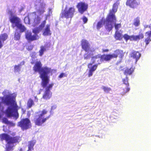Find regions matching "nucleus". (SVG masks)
<instances>
[{
	"mask_svg": "<svg viewBox=\"0 0 151 151\" xmlns=\"http://www.w3.org/2000/svg\"><path fill=\"white\" fill-rule=\"evenodd\" d=\"M42 65L40 61L37 62L33 67V70L35 72H38L40 77L42 79V84L45 86L48 82L49 76L48 74L51 73L52 70L50 68L47 66L42 67Z\"/></svg>",
	"mask_w": 151,
	"mask_h": 151,
	"instance_id": "nucleus-2",
	"label": "nucleus"
},
{
	"mask_svg": "<svg viewBox=\"0 0 151 151\" xmlns=\"http://www.w3.org/2000/svg\"><path fill=\"white\" fill-rule=\"evenodd\" d=\"M114 37L116 40H121L123 38L122 33L118 31H116L114 35Z\"/></svg>",
	"mask_w": 151,
	"mask_h": 151,
	"instance_id": "nucleus-24",
	"label": "nucleus"
},
{
	"mask_svg": "<svg viewBox=\"0 0 151 151\" xmlns=\"http://www.w3.org/2000/svg\"><path fill=\"white\" fill-rule=\"evenodd\" d=\"M76 7L78 9V12L81 14H83L87 11L88 5L84 2L81 1L77 4Z\"/></svg>",
	"mask_w": 151,
	"mask_h": 151,
	"instance_id": "nucleus-12",
	"label": "nucleus"
},
{
	"mask_svg": "<svg viewBox=\"0 0 151 151\" xmlns=\"http://www.w3.org/2000/svg\"><path fill=\"white\" fill-rule=\"evenodd\" d=\"M8 13L12 17L13 16V14L11 10H9L8 11Z\"/></svg>",
	"mask_w": 151,
	"mask_h": 151,
	"instance_id": "nucleus-47",
	"label": "nucleus"
},
{
	"mask_svg": "<svg viewBox=\"0 0 151 151\" xmlns=\"http://www.w3.org/2000/svg\"><path fill=\"white\" fill-rule=\"evenodd\" d=\"M8 125H9L10 126L14 127L15 125V124L13 122L9 121Z\"/></svg>",
	"mask_w": 151,
	"mask_h": 151,
	"instance_id": "nucleus-45",
	"label": "nucleus"
},
{
	"mask_svg": "<svg viewBox=\"0 0 151 151\" xmlns=\"http://www.w3.org/2000/svg\"><path fill=\"white\" fill-rule=\"evenodd\" d=\"M145 29H147V30L149 29L151 30L150 31H148L145 33L146 35H147L148 37L145 39V42L146 45H148L150 42L151 41L150 37H151V24L149 25H147L145 27Z\"/></svg>",
	"mask_w": 151,
	"mask_h": 151,
	"instance_id": "nucleus-17",
	"label": "nucleus"
},
{
	"mask_svg": "<svg viewBox=\"0 0 151 151\" xmlns=\"http://www.w3.org/2000/svg\"><path fill=\"white\" fill-rule=\"evenodd\" d=\"M17 125L23 131L29 129L32 126L30 121L27 118L22 119L18 122Z\"/></svg>",
	"mask_w": 151,
	"mask_h": 151,
	"instance_id": "nucleus-10",
	"label": "nucleus"
},
{
	"mask_svg": "<svg viewBox=\"0 0 151 151\" xmlns=\"http://www.w3.org/2000/svg\"><path fill=\"white\" fill-rule=\"evenodd\" d=\"M66 76H67L66 74H65V73H62L60 74L59 76L58 77L59 78H61L63 77H66Z\"/></svg>",
	"mask_w": 151,
	"mask_h": 151,
	"instance_id": "nucleus-44",
	"label": "nucleus"
},
{
	"mask_svg": "<svg viewBox=\"0 0 151 151\" xmlns=\"http://www.w3.org/2000/svg\"><path fill=\"white\" fill-rule=\"evenodd\" d=\"M21 35L18 32L15 33L14 36V40H19L20 38Z\"/></svg>",
	"mask_w": 151,
	"mask_h": 151,
	"instance_id": "nucleus-34",
	"label": "nucleus"
},
{
	"mask_svg": "<svg viewBox=\"0 0 151 151\" xmlns=\"http://www.w3.org/2000/svg\"><path fill=\"white\" fill-rule=\"evenodd\" d=\"M49 11L50 12H51V9H49Z\"/></svg>",
	"mask_w": 151,
	"mask_h": 151,
	"instance_id": "nucleus-58",
	"label": "nucleus"
},
{
	"mask_svg": "<svg viewBox=\"0 0 151 151\" xmlns=\"http://www.w3.org/2000/svg\"><path fill=\"white\" fill-rule=\"evenodd\" d=\"M34 150V149L28 148V150H27V151H32Z\"/></svg>",
	"mask_w": 151,
	"mask_h": 151,
	"instance_id": "nucleus-50",
	"label": "nucleus"
},
{
	"mask_svg": "<svg viewBox=\"0 0 151 151\" xmlns=\"http://www.w3.org/2000/svg\"><path fill=\"white\" fill-rule=\"evenodd\" d=\"M91 57V55L90 54L85 53L84 55V58L85 59L87 60Z\"/></svg>",
	"mask_w": 151,
	"mask_h": 151,
	"instance_id": "nucleus-39",
	"label": "nucleus"
},
{
	"mask_svg": "<svg viewBox=\"0 0 151 151\" xmlns=\"http://www.w3.org/2000/svg\"><path fill=\"white\" fill-rule=\"evenodd\" d=\"M1 100L4 104L7 106L11 105V106H12L17 105L15 98L12 94H9L6 95L5 97H2Z\"/></svg>",
	"mask_w": 151,
	"mask_h": 151,
	"instance_id": "nucleus-7",
	"label": "nucleus"
},
{
	"mask_svg": "<svg viewBox=\"0 0 151 151\" xmlns=\"http://www.w3.org/2000/svg\"><path fill=\"white\" fill-rule=\"evenodd\" d=\"M109 51V50H108V49H102V52L103 53L108 52Z\"/></svg>",
	"mask_w": 151,
	"mask_h": 151,
	"instance_id": "nucleus-48",
	"label": "nucleus"
},
{
	"mask_svg": "<svg viewBox=\"0 0 151 151\" xmlns=\"http://www.w3.org/2000/svg\"><path fill=\"white\" fill-rule=\"evenodd\" d=\"M28 19V18H24V22H25V23H27V22H25V19Z\"/></svg>",
	"mask_w": 151,
	"mask_h": 151,
	"instance_id": "nucleus-53",
	"label": "nucleus"
},
{
	"mask_svg": "<svg viewBox=\"0 0 151 151\" xmlns=\"http://www.w3.org/2000/svg\"><path fill=\"white\" fill-rule=\"evenodd\" d=\"M25 36L26 39L30 42L38 40L39 38V36L34 35H32L31 32L28 31L25 33Z\"/></svg>",
	"mask_w": 151,
	"mask_h": 151,
	"instance_id": "nucleus-16",
	"label": "nucleus"
},
{
	"mask_svg": "<svg viewBox=\"0 0 151 151\" xmlns=\"http://www.w3.org/2000/svg\"><path fill=\"white\" fill-rule=\"evenodd\" d=\"M27 108H31L32 106L34 105V102L31 99H29L27 103Z\"/></svg>",
	"mask_w": 151,
	"mask_h": 151,
	"instance_id": "nucleus-28",
	"label": "nucleus"
},
{
	"mask_svg": "<svg viewBox=\"0 0 151 151\" xmlns=\"http://www.w3.org/2000/svg\"><path fill=\"white\" fill-rule=\"evenodd\" d=\"M25 63V62L24 61L21 62L20 63L17 65H15L14 66V71L15 72H19L20 70V66L23 65Z\"/></svg>",
	"mask_w": 151,
	"mask_h": 151,
	"instance_id": "nucleus-26",
	"label": "nucleus"
},
{
	"mask_svg": "<svg viewBox=\"0 0 151 151\" xmlns=\"http://www.w3.org/2000/svg\"><path fill=\"white\" fill-rule=\"evenodd\" d=\"M50 79H49L48 82L45 86H43L42 84V81L41 82V85L44 88H45V91L42 96V98L45 100L49 99L52 96V93L50 92V90H51L53 86H54L53 83H51L48 85Z\"/></svg>",
	"mask_w": 151,
	"mask_h": 151,
	"instance_id": "nucleus-6",
	"label": "nucleus"
},
{
	"mask_svg": "<svg viewBox=\"0 0 151 151\" xmlns=\"http://www.w3.org/2000/svg\"><path fill=\"white\" fill-rule=\"evenodd\" d=\"M35 101H36V102H37L38 101V99L37 97L36 96H35Z\"/></svg>",
	"mask_w": 151,
	"mask_h": 151,
	"instance_id": "nucleus-51",
	"label": "nucleus"
},
{
	"mask_svg": "<svg viewBox=\"0 0 151 151\" xmlns=\"http://www.w3.org/2000/svg\"><path fill=\"white\" fill-rule=\"evenodd\" d=\"M7 91L6 90H5L3 92H2V94L4 95H6L7 93Z\"/></svg>",
	"mask_w": 151,
	"mask_h": 151,
	"instance_id": "nucleus-49",
	"label": "nucleus"
},
{
	"mask_svg": "<svg viewBox=\"0 0 151 151\" xmlns=\"http://www.w3.org/2000/svg\"><path fill=\"white\" fill-rule=\"evenodd\" d=\"M18 109V106L15 104L10 107H8L6 110L5 113L7 117L13 116L15 117V120H17L19 117Z\"/></svg>",
	"mask_w": 151,
	"mask_h": 151,
	"instance_id": "nucleus-5",
	"label": "nucleus"
},
{
	"mask_svg": "<svg viewBox=\"0 0 151 151\" xmlns=\"http://www.w3.org/2000/svg\"><path fill=\"white\" fill-rule=\"evenodd\" d=\"M38 12L40 14H42L45 12V10L44 9H39Z\"/></svg>",
	"mask_w": 151,
	"mask_h": 151,
	"instance_id": "nucleus-46",
	"label": "nucleus"
},
{
	"mask_svg": "<svg viewBox=\"0 0 151 151\" xmlns=\"http://www.w3.org/2000/svg\"><path fill=\"white\" fill-rule=\"evenodd\" d=\"M134 68H133V67H132L130 68H127L125 70L124 73L126 76L131 75L134 72Z\"/></svg>",
	"mask_w": 151,
	"mask_h": 151,
	"instance_id": "nucleus-23",
	"label": "nucleus"
},
{
	"mask_svg": "<svg viewBox=\"0 0 151 151\" xmlns=\"http://www.w3.org/2000/svg\"><path fill=\"white\" fill-rule=\"evenodd\" d=\"M29 22V19L28 20V23Z\"/></svg>",
	"mask_w": 151,
	"mask_h": 151,
	"instance_id": "nucleus-59",
	"label": "nucleus"
},
{
	"mask_svg": "<svg viewBox=\"0 0 151 151\" xmlns=\"http://www.w3.org/2000/svg\"><path fill=\"white\" fill-rule=\"evenodd\" d=\"M123 37H124L126 41H127L128 40H130V36L129 35L127 34H124Z\"/></svg>",
	"mask_w": 151,
	"mask_h": 151,
	"instance_id": "nucleus-38",
	"label": "nucleus"
},
{
	"mask_svg": "<svg viewBox=\"0 0 151 151\" xmlns=\"http://www.w3.org/2000/svg\"><path fill=\"white\" fill-rule=\"evenodd\" d=\"M23 109H22V110H23Z\"/></svg>",
	"mask_w": 151,
	"mask_h": 151,
	"instance_id": "nucleus-61",
	"label": "nucleus"
},
{
	"mask_svg": "<svg viewBox=\"0 0 151 151\" xmlns=\"http://www.w3.org/2000/svg\"><path fill=\"white\" fill-rule=\"evenodd\" d=\"M8 37V35L6 33L2 34L0 35V40L4 41Z\"/></svg>",
	"mask_w": 151,
	"mask_h": 151,
	"instance_id": "nucleus-31",
	"label": "nucleus"
},
{
	"mask_svg": "<svg viewBox=\"0 0 151 151\" xmlns=\"http://www.w3.org/2000/svg\"><path fill=\"white\" fill-rule=\"evenodd\" d=\"M105 19L102 18L100 21H99L97 24L96 27L97 29L99 30L102 27L103 24L105 23Z\"/></svg>",
	"mask_w": 151,
	"mask_h": 151,
	"instance_id": "nucleus-25",
	"label": "nucleus"
},
{
	"mask_svg": "<svg viewBox=\"0 0 151 151\" xmlns=\"http://www.w3.org/2000/svg\"><path fill=\"white\" fill-rule=\"evenodd\" d=\"M124 53L122 50L117 49L114 51L112 54H98L91 58L92 63L88 64V67L89 68L88 76H92L93 73L96 70L98 65L101 64L104 61L108 62L114 58L116 59L119 57L122 60L124 57Z\"/></svg>",
	"mask_w": 151,
	"mask_h": 151,
	"instance_id": "nucleus-1",
	"label": "nucleus"
},
{
	"mask_svg": "<svg viewBox=\"0 0 151 151\" xmlns=\"http://www.w3.org/2000/svg\"><path fill=\"white\" fill-rule=\"evenodd\" d=\"M47 112L45 109H43L42 111H39L35 113L36 115L34 117V121L35 125L41 126L50 117V116L44 118V115Z\"/></svg>",
	"mask_w": 151,
	"mask_h": 151,
	"instance_id": "nucleus-4",
	"label": "nucleus"
},
{
	"mask_svg": "<svg viewBox=\"0 0 151 151\" xmlns=\"http://www.w3.org/2000/svg\"><path fill=\"white\" fill-rule=\"evenodd\" d=\"M75 12V9L74 7H70L68 10L65 9L61 13V18H65L66 19L72 18Z\"/></svg>",
	"mask_w": 151,
	"mask_h": 151,
	"instance_id": "nucleus-8",
	"label": "nucleus"
},
{
	"mask_svg": "<svg viewBox=\"0 0 151 151\" xmlns=\"http://www.w3.org/2000/svg\"><path fill=\"white\" fill-rule=\"evenodd\" d=\"M75 12V9L74 7H70L68 10L65 9L61 13V18H65L66 19L72 18Z\"/></svg>",
	"mask_w": 151,
	"mask_h": 151,
	"instance_id": "nucleus-9",
	"label": "nucleus"
},
{
	"mask_svg": "<svg viewBox=\"0 0 151 151\" xmlns=\"http://www.w3.org/2000/svg\"><path fill=\"white\" fill-rule=\"evenodd\" d=\"M46 19L45 20L43 21L38 27H35L33 29L32 32L34 34V35H37V36H38L37 34L43 29L45 26L46 22Z\"/></svg>",
	"mask_w": 151,
	"mask_h": 151,
	"instance_id": "nucleus-18",
	"label": "nucleus"
},
{
	"mask_svg": "<svg viewBox=\"0 0 151 151\" xmlns=\"http://www.w3.org/2000/svg\"><path fill=\"white\" fill-rule=\"evenodd\" d=\"M140 24V21L139 18L138 17H137L134 20L133 24L135 27H137L139 26Z\"/></svg>",
	"mask_w": 151,
	"mask_h": 151,
	"instance_id": "nucleus-29",
	"label": "nucleus"
},
{
	"mask_svg": "<svg viewBox=\"0 0 151 151\" xmlns=\"http://www.w3.org/2000/svg\"><path fill=\"white\" fill-rule=\"evenodd\" d=\"M9 121L5 117L3 118L2 119V122L3 123H4L5 124H8Z\"/></svg>",
	"mask_w": 151,
	"mask_h": 151,
	"instance_id": "nucleus-40",
	"label": "nucleus"
},
{
	"mask_svg": "<svg viewBox=\"0 0 151 151\" xmlns=\"http://www.w3.org/2000/svg\"><path fill=\"white\" fill-rule=\"evenodd\" d=\"M19 150H20V151H22V149H20Z\"/></svg>",
	"mask_w": 151,
	"mask_h": 151,
	"instance_id": "nucleus-56",
	"label": "nucleus"
},
{
	"mask_svg": "<svg viewBox=\"0 0 151 151\" xmlns=\"http://www.w3.org/2000/svg\"><path fill=\"white\" fill-rule=\"evenodd\" d=\"M116 18H112L111 17L107 16L106 21H105V28L108 31H111L113 28V22H116Z\"/></svg>",
	"mask_w": 151,
	"mask_h": 151,
	"instance_id": "nucleus-11",
	"label": "nucleus"
},
{
	"mask_svg": "<svg viewBox=\"0 0 151 151\" xmlns=\"http://www.w3.org/2000/svg\"><path fill=\"white\" fill-rule=\"evenodd\" d=\"M25 111H26L25 110H24L23 111V113H24L25 112Z\"/></svg>",
	"mask_w": 151,
	"mask_h": 151,
	"instance_id": "nucleus-57",
	"label": "nucleus"
},
{
	"mask_svg": "<svg viewBox=\"0 0 151 151\" xmlns=\"http://www.w3.org/2000/svg\"><path fill=\"white\" fill-rule=\"evenodd\" d=\"M33 54H34V55H35H35H36V53H35V52H33Z\"/></svg>",
	"mask_w": 151,
	"mask_h": 151,
	"instance_id": "nucleus-55",
	"label": "nucleus"
},
{
	"mask_svg": "<svg viewBox=\"0 0 151 151\" xmlns=\"http://www.w3.org/2000/svg\"><path fill=\"white\" fill-rule=\"evenodd\" d=\"M115 23L114 24V27L115 29L116 30V31H118L119 29L121 28V25L120 23L119 24H116L115 22H114Z\"/></svg>",
	"mask_w": 151,
	"mask_h": 151,
	"instance_id": "nucleus-37",
	"label": "nucleus"
},
{
	"mask_svg": "<svg viewBox=\"0 0 151 151\" xmlns=\"http://www.w3.org/2000/svg\"><path fill=\"white\" fill-rule=\"evenodd\" d=\"M137 41L140 39H142L144 37V35L143 33H140L138 35H136Z\"/></svg>",
	"mask_w": 151,
	"mask_h": 151,
	"instance_id": "nucleus-35",
	"label": "nucleus"
},
{
	"mask_svg": "<svg viewBox=\"0 0 151 151\" xmlns=\"http://www.w3.org/2000/svg\"><path fill=\"white\" fill-rule=\"evenodd\" d=\"M119 4V0H118L113 4L112 9L109 11L107 16L111 17L112 18H116L115 14L117 11L118 6Z\"/></svg>",
	"mask_w": 151,
	"mask_h": 151,
	"instance_id": "nucleus-14",
	"label": "nucleus"
},
{
	"mask_svg": "<svg viewBox=\"0 0 151 151\" xmlns=\"http://www.w3.org/2000/svg\"><path fill=\"white\" fill-rule=\"evenodd\" d=\"M39 51V55L42 56L44 52L46 50L45 47L44 46H41Z\"/></svg>",
	"mask_w": 151,
	"mask_h": 151,
	"instance_id": "nucleus-32",
	"label": "nucleus"
},
{
	"mask_svg": "<svg viewBox=\"0 0 151 151\" xmlns=\"http://www.w3.org/2000/svg\"><path fill=\"white\" fill-rule=\"evenodd\" d=\"M36 142V141L35 139H32L28 142V145L27 146L28 148L34 149V146Z\"/></svg>",
	"mask_w": 151,
	"mask_h": 151,
	"instance_id": "nucleus-27",
	"label": "nucleus"
},
{
	"mask_svg": "<svg viewBox=\"0 0 151 151\" xmlns=\"http://www.w3.org/2000/svg\"><path fill=\"white\" fill-rule=\"evenodd\" d=\"M52 33L50 30V25L47 24L44 29L42 35L44 36H50L51 35Z\"/></svg>",
	"mask_w": 151,
	"mask_h": 151,
	"instance_id": "nucleus-22",
	"label": "nucleus"
},
{
	"mask_svg": "<svg viewBox=\"0 0 151 151\" xmlns=\"http://www.w3.org/2000/svg\"><path fill=\"white\" fill-rule=\"evenodd\" d=\"M34 46L32 45H30L27 46V50L31 51L34 48Z\"/></svg>",
	"mask_w": 151,
	"mask_h": 151,
	"instance_id": "nucleus-42",
	"label": "nucleus"
},
{
	"mask_svg": "<svg viewBox=\"0 0 151 151\" xmlns=\"http://www.w3.org/2000/svg\"><path fill=\"white\" fill-rule=\"evenodd\" d=\"M81 46L82 48L86 52H93L95 50H92L90 47V45L89 42L83 39L81 41Z\"/></svg>",
	"mask_w": 151,
	"mask_h": 151,
	"instance_id": "nucleus-15",
	"label": "nucleus"
},
{
	"mask_svg": "<svg viewBox=\"0 0 151 151\" xmlns=\"http://www.w3.org/2000/svg\"><path fill=\"white\" fill-rule=\"evenodd\" d=\"M102 89L104 92L106 93H109L111 90V89L110 88L105 87V86H103Z\"/></svg>",
	"mask_w": 151,
	"mask_h": 151,
	"instance_id": "nucleus-36",
	"label": "nucleus"
},
{
	"mask_svg": "<svg viewBox=\"0 0 151 151\" xmlns=\"http://www.w3.org/2000/svg\"><path fill=\"white\" fill-rule=\"evenodd\" d=\"M0 138L2 141L5 140L6 142L5 151H12L15 146L14 144L18 143L20 141V137L19 136L12 137L6 133L0 134Z\"/></svg>",
	"mask_w": 151,
	"mask_h": 151,
	"instance_id": "nucleus-3",
	"label": "nucleus"
},
{
	"mask_svg": "<svg viewBox=\"0 0 151 151\" xmlns=\"http://www.w3.org/2000/svg\"><path fill=\"white\" fill-rule=\"evenodd\" d=\"M128 78L126 76L125 78H124L122 80L123 83L126 86L125 88L122 87L120 89V91H121V93L122 95L124 94L130 90V88L129 87V84L128 82Z\"/></svg>",
	"mask_w": 151,
	"mask_h": 151,
	"instance_id": "nucleus-13",
	"label": "nucleus"
},
{
	"mask_svg": "<svg viewBox=\"0 0 151 151\" xmlns=\"http://www.w3.org/2000/svg\"><path fill=\"white\" fill-rule=\"evenodd\" d=\"M40 20L41 19L39 17L37 16L36 17H35L34 19V22L35 24L36 25L39 24Z\"/></svg>",
	"mask_w": 151,
	"mask_h": 151,
	"instance_id": "nucleus-33",
	"label": "nucleus"
},
{
	"mask_svg": "<svg viewBox=\"0 0 151 151\" xmlns=\"http://www.w3.org/2000/svg\"><path fill=\"white\" fill-rule=\"evenodd\" d=\"M138 0H127L126 5L131 8L135 9L139 4V2Z\"/></svg>",
	"mask_w": 151,
	"mask_h": 151,
	"instance_id": "nucleus-19",
	"label": "nucleus"
},
{
	"mask_svg": "<svg viewBox=\"0 0 151 151\" xmlns=\"http://www.w3.org/2000/svg\"><path fill=\"white\" fill-rule=\"evenodd\" d=\"M130 55L131 58L135 60V62L136 63L140 58L141 54L138 51H133L130 53Z\"/></svg>",
	"mask_w": 151,
	"mask_h": 151,
	"instance_id": "nucleus-20",
	"label": "nucleus"
},
{
	"mask_svg": "<svg viewBox=\"0 0 151 151\" xmlns=\"http://www.w3.org/2000/svg\"><path fill=\"white\" fill-rule=\"evenodd\" d=\"M1 107V103L0 102V109ZM1 117V113H0V118Z\"/></svg>",
	"mask_w": 151,
	"mask_h": 151,
	"instance_id": "nucleus-52",
	"label": "nucleus"
},
{
	"mask_svg": "<svg viewBox=\"0 0 151 151\" xmlns=\"http://www.w3.org/2000/svg\"><path fill=\"white\" fill-rule=\"evenodd\" d=\"M84 24L86 23L88 21V19L85 16H83L82 18Z\"/></svg>",
	"mask_w": 151,
	"mask_h": 151,
	"instance_id": "nucleus-43",
	"label": "nucleus"
},
{
	"mask_svg": "<svg viewBox=\"0 0 151 151\" xmlns=\"http://www.w3.org/2000/svg\"><path fill=\"white\" fill-rule=\"evenodd\" d=\"M10 21L12 24H15V25H12L13 27H14L20 23V19L18 17L13 16L10 18Z\"/></svg>",
	"mask_w": 151,
	"mask_h": 151,
	"instance_id": "nucleus-21",
	"label": "nucleus"
},
{
	"mask_svg": "<svg viewBox=\"0 0 151 151\" xmlns=\"http://www.w3.org/2000/svg\"><path fill=\"white\" fill-rule=\"evenodd\" d=\"M16 26L20 30V31L21 32H24L26 29L24 26L20 23H19Z\"/></svg>",
	"mask_w": 151,
	"mask_h": 151,
	"instance_id": "nucleus-30",
	"label": "nucleus"
},
{
	"mask_svg": "<svg viewBox=\"0 0 151 151\" xmlns=\"http://www.w3.org/2000/svg\"><path fill=\"white\" fill-rule=\"evenodd\" d=\"M131 41H137L136 36L132 35L130 36V40Z\"/></svg>",
	"mask_w": 151,
	"mask_h": 151,
	"instance_id": "nucleus-41",
	"label": "nucleus"
},
{
	"mask_svg": "<svg viewBox=\"0 0 151 151\" xmlns=\"http://www.w3.org/2000/svg\"><path fill=\"white\" fill-rule=\"evenodd\" d=\"M52 108H53V107H52Z\"/></svg>",
	"mask_w": 151,
	"mask_h": 151,
	"instance_id": "nucleus-60",
	"label": "nucleus"
},
{
	"mask_svg": "<svg viewBox=\"0 0 151 151\" xmlns=\"http://www.w3.org/2000/svg\"><path fill=\"white\" fill-rule=\"evenodd\" d=\"M42 4V6H45V4Z\"/></svg>",
	"mask_w": 151,
	"mask_h": 151,
	"instance_id": "nucleus-54",
	"label": "nucleus"
}]
</instances>
